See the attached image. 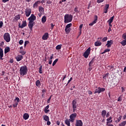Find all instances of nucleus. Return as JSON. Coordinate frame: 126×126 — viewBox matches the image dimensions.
Listing matches in <instances>:
<instances>
[{"mask_svg":"<svg viewBox=\"0 0 126 126\" xmlns=\"http://www.w3.org/2000/svg\"><path fill=\"white\" fill-rule=\"evenodd\" d=\"M28 20L29 21L28 24L29 28H30V31H32L33 30V26L35 25V22H34V21L36 20V16L32 14L30 17L28 18Z\"/></svg>","mask_w":126,"mask_h":126,"instance_id":"1","label":"nucleus"},{"mask_svg":"<svg viewBox=\"0 0 126 126\" xmlns=\"http://www.w3.org/2000/svg\"><path fill=\"white\" fill-rule=\"evenodd\" d=\"M19 71L20 74H21L22 76L26 75L28 71V68L27 67V66H22L20 68Z\"/></svg>","mask_w":126,"mask_h":126,"instance_id":"2","label":"nucleus"},{"mask_svg":"<svg viewBox=\"0 0 126 126\" xmlns=\"http://www.w3.org/2000/svg\"><path fill=\"white\" fill-rule=\"evenodd\" d=\"M72 18H73V16L71 14H65L64 17V23H69L72 21Z\"/></svg>","mask_w":126,"mask_h":126,"instance_id":"3","label":"nucleus"},{"mask_svg":"<svg viewBox=\"0 0 126 126\" xmlns=\"http://www.w3.org/2000/svg\"><path fill=\"white\" fill-rule=\"evenodd\" d=\"M3 39L7 43L10 42V34L8 32H6L3 34Z\"/></svg>","mask_w":126,"mask_h":126,"instance_id":"4","label":"nucleus"},{"mask_svg":"<svg viewBox=\"0 0 126 126\" xmlns=\"http://www.w3.org/2000/svg\"><path fill=\"white\" fill-rule=\"evenodd\" d=\"M72 109H73V112L75 113V111L77 110V101L76 100L74 99L72 102Z\"/></svg>","mask_w":126,"mask_h":126,"instance_id":"5","label":"nucleus"},{"mask_svg":"<svg viewBox=\"0 0 126 126\" xmlns=\"http://www.w3.org/2000/svg\"><path fill=\"white\" fill-rule=\"evenodd\" d=\"M90 52H91V48L89 47L88 49H87L86 51L84 52L83 54V57L85 58V59H87L88 58V56L89 55H90Z\"/></svg>","mask_w":126,"mask_h":126,"instance_id":"6","label":"nucleus"},{"mask_svg":"<svg viewBox=\"0 0 126 126\" xmlns=\"http://www.w3.org/2000/svg\"><path fill=\"white\" fill-rule=\"evenodd\" d=\"M26 16L27 17H29L30 16V14H31V12H32V10L30 8H27L25 11Z\"/></svg>","mask_w":126,"mask_h":126,"instance_id":"7","label":"nucleus"},{"mask_svg":"<svg viewBox=\"0 0 126 126\" xmlns=\"http://www.w3.org/2000/svg\"><path fill=\"white\" fill-rule=\"evenodd\" d=\"M27 26V23L26 22V21H23L22 25H21V24L20 23L19 24V27L21 29H23L24 27H26Z\"/></svg>","mask_w":126,"mask_h":126,"instance_id":"8","label":"nucleus"},{"mask_svg":"<svg viewBox=\"0 0 126 126\" xmlns=\"http://www.w3.org/2000/svg\"><path fill=\"white\" fill-rule=\"evenodd\" d=\"M76 116H77V114L74 113L70 115V121L73 123L74 122V120H75V118H76Z\"/></svg>","mask_w":126,"mask_h":126,"instance_id":"9","label":"nucleus"},{"mask_svg":"<svg viewBox=\"0 0 126 126\" xmlns=\"http://www.w3.org/2000/svg\"><path fill=\"white\" fill-rule=\"evenodd\" d=\"M97 21H98V16L97 15H95L94 21L93 22H92L91 23H90L89 24V26H93L94 25V24H96V23H97Z\"/></svg>","mask_w":126,"mask_h":126,"instance_id":"10","label":"nucleus"},{"mask_svg":"<svg viewBox=\"0 0 126 126\" xmlns=\"http://www.w3.org/2000/svg\"><path fill=\"white\" fill-rule=\"evenodd\" d=\"M113 44H114V41H113V40H108L107 42L106 46H107V48H111Z\"/></svg>","mask_w":126,"mask_h":126,"instance_id":"11","label":"nucleus"},{"mask_svg":"<svg viewBox=\"0 0 126 126\" xmlns=\"http://www.w3.org/2000/svg\"><path fill=\"white\" fill-rule=\"evenodd\" d=\"M110 5L109 4H105L103 9V13H108V10H109V7Z\"/></svg>","mask_w":126,"mask_h":126,"instance_id":"12","label":"nucleus"},{"mask_svg":"<svg viewBox=\"0 0 126 126\" xmlns=\"http://www.w3.org/2000/svg\"><path fill=\"white\" fill-rule=\"evenodd\" d=\"M76 126H83V123L81 120H77L75 124Z\"/></svg>","mask_w":126,"mask_h":126,"instance_id":"13","label":"nucleus"},{"mask_svg":"<svg viewBox=\"0 0 126 126\" xmlns=\"http://www.w3.org/2000/svg\"><path fill=\"white\" fill-rule=\"evenodd\" d=\"M48 38H49V33L46 32L42 36V40H48Z\"/></svg>","mask_w":126,"mask_h":126,"instance_id":"14","label":"nucleus"},{"mask_svg":"<svg viewBox=\"0 0 126 126\" xmlns=\"http://www.w3.org/2000/svg\"><path fill=\"white\" fill-rule=\"evenodd\" d=\"M3 50L2 49L1 47H0V60L2 61L3 59Z\"/></svg>","mask_w":126,"mask_h":126,"instance_id":"15","label":"nucleus"},{"mask_svg":"<svg viewBox=\"0 0 126 126\" xmlns=\"http://www.w3.org/2000/svg\"><path fill=\"white\" fill-rule=\"evenodd\" d=\"M15 59L17 62H20L23 59V56L22 55H18L17 57H15Z\"/></svg>","mask_w":126,"mask_h":126,"instance_id":"16","label":"nucleus"},{"mask_svg":"<svg viewBox=\"0 0 126 126\" xmlns=\"http://www.w3.org/2000/svg\"><path fill=\"white\" fill-rule=\"evenodd\" d=\"M39 4H40V0L36 1L33 4V8H36L38 7V5H39Z\"/></svg>","mask_w":126,"mask_h":126,"instance_id":"17","label":"nucleus"},{"mask_svg":"<svg viewBox=\"0 0 126 126\" xmlns=\"http://www.w3.org/2000/svg\"><path fill=\"white\" fill-rule=\"evenodd\" d=\"M49 108H50V106H49V105H48L46 106L45 107V108H44V112H45V113L46 114H47V113H49V112H50V109H48Z\"/></svg>","mask_w":126,"mask_h":126,"instance_id":"18","label":"nucleus"},{"mask_svg":"<svg viewBox=\"0 0 126 126\" xmlns=\"http://www.w3.org/2000/svg\"><path fill=\"white\" fill-rule=\"evenodd\" d=\"M23 119H25V120H28L29 119V114L28 113H25L23 115Z\"/></svg>","mask_w":126,"mask_h":126,"instance_id":"19","label":"nucleus"},{"mask_svg":"<svg viewBox=\"0 0 126 126\" xmlns=\"http://www.w3.org/2000/svg\"><path fill=\"white\" fill-rule=\"evenodd\" d=\"M101 45H102V42L99 41H97L94 42V46H95V47H99Z\"/></svg>","mask_w":126,"mask_h":126,"instance_id":"20","label":"nucleus"},{"mask_svg":"<svg viewBox=\"0 0 126 126\" xmlns=\"http://www.w3.org/2000/svg\"><path fill=\"white\" fill-rule=\"evenodd\" d=\"M115 16H112L111 17L109 20H108L107 22H108L109 24L110 25L111 24H112V23L113 22V21L114 20V18Z\"/></svg>","mask_w":126,"mask_h":126,"instance_id":"21","label":"nucleus"},{"mask_svg":"<svg viewBox=\"0 0 126 126\" xmlns=\"http://www.w3.org/2000/svg\"><path fill=\"white\" fill-rule=\"evenodd\" d=\"M9 52H10V48L6 47L4 49V54H7Z\"/></svg>","mask_w":126,"mask_h":126,"instance_id":"22","label":"nucleus"},{"mask_svg":"<svg viewBox=\"0 0 126 126\" xmlns=\"http://www.w3.org/2000/svg\"><path fill=\"white\" fill-rule=\"evenodd\" d=\"M106 115H107V111L106 110H102L101 112V116L103 118H105L106 117Z\"/></svg>","mask_w":126,"mask_h":126,"instance_id":"23","label":"nucleus"},{"mask_svg":"<svg viewBox=\"0 0 126 126\" xmlns=\"http://www.w3.org/2000/svg\"><path fill=\"white\" fill-rule=\"evenodd\" d=\"M47 21V17L46 16H44L41 18V22L42 23H45Z\"/></svg>","mask_w":126,"mask_h":126,"instance_id":"24","label":"nucleus"},{"mask_svg":"<svg viewBox=\"0 0 126 126\" xmlns=\"http://www.w3.org/2000/svg\"><path fill=\"white\" fill-rule=\"evenodd\" d=\"M43 120L45 121L46 122H47L48 121H50V118H49V116L47 115H44L43 116Z\"/></svg>","mask_w":126,"mask_h":126,"instance_id":"25","label":"nucleus"},{"mask_svg":"<svg viewBox=\"0 0 126 126\" xmlns=\"http://www.w3.org/2000/svg\"><path fill=\"white\" fill-rule=\"evenodd\" d=\"M95 58H93L92 61L89 63V66H92L94 62H95Z\"/></svg>","mask_w":126,"mask_h":126,"instance_id":"26","label":"nucleus"},{"mask_svg":"<svg viewBox=\"0 0 126 126\" xmlns=\"http://www.w3.org/2000/svg\"><path fill=\"white\" fill-rule=\"evenodd\" d=\"M35 85H36V86H37V87H40V85H41V82L40 81V80H37L35 82Z\"/></svg>","mask_w":126,"mask_h":126,"instance_id":"27","label":"nucleus"},{"mask_svg":"<svg viewBox=\"0 0 126 126\" xmlns=\"http://www.w3.org/2000/svg\"><path fill=\"white\" fill-rule=\"evenodd\" d=\"M71 31V29L70 28H65V32L66 34H68L69 32Z\"/></svg>","mask_w":126,"mask_h":126,"instance_id":"28","label":"nucleus"},{"mask_svg":"<svg viewBox=\"0 0 126 126\" xmlns=\"http://www.w3.org/2000/svg\"><path fill=\"white\" fill-rule=\"evenodd\" d=\"M108 77H109V73H107L106 74L103 75V79L106 80Z\"/></svg>","mask_w":126,"mask_h":126,"instance_id":"29","label":"nucleus"},{"mask_svg":"<svg viewBox=\"0 0 126 126\" xmlns=\"http://www.w3.org/2000/svg\"><path fill=\"white\" fill-rule=\"evenodd\" d=\"M120 44H121L123 47H125L126 45V39L123 40L121 42H120Z\"/></svg>","mask_w":126,"mask_h":126,"instance_id":"30","label":"nucleus"},{"mask_svg":"<svg viewBox=\"0 0 126 126\" xmlns=\"http://www.w3.org/2000/svg\"><path fill=\"white\" fill-rule=\"evenodd\" d=\"M38 10L40 13H42V12H44V8L42 6H39Z\"/></svg>","mask_w":126,"mask_h":126,"instance_id":"31","label":"nucleus"},{"mask_svg":"<svg viewBox=\"0 0 126 126\" xmlns=\"http://www.w3.org/2000/svg\"><path fill=\"white\" fill-rule=\"evenodd\" d=\"M96 93H98V94H100L101 93V92L100 91V89H99V87L95 89V90L94 91V94H96Z\"/></svg>","mask_w":126,"mask_h":126,"instance_id":"32","label":"nucleus"},{"mask_svg":"<svg viewBox=\"0 0 126 126\" xmlns=\"http://www.w3.org/2000/svg\"><path fill=\"white\" fill-rule=\"evenodd\" d=\"M59 61V59H56L53 63H52V66H55V65H56V63H58Z\"/></svg>","mask_w":126,"mask_h":126,"instance_id":"33","label":"nucleus"},{"mask_svg":"<svg viewBox=\"0 0 126 126\" xmlns=\"http://www.w3.org/2000/svg\"><path fill=\"white\" fill-rule=\"evenodd\" d=\"M126 125V121H123L119 125V126H125Z\"/></svg>","mask_w":126,"mask_h":126,"instance_id":"34","label":"nucleus"},{"mask_svg":"<svg viewBox=\"0 0 126 126\" xmlns=\"http://www.w3.org/2000/svg\"><path fill=\"white\" fill-rule=\"evenodd\" d=\"M43 68V66L41 65L39 68V73L40 74L43 73V71H42V69Z\"/></svg>","mask_w":126,"mask_h":126,"instance_id":"35","label":"nucleus"},{"mask_svg":"<svg viewBox=\"0 0 126 126\" xmlns=\"http://www.w3.org/2000/svg\"><path fill=\"white\" fill-rule=\"evenodd\" d=\"M72 26V23H70V24H68L66 26L65 28H70V27H71Z\"/></svg>","mask_w":126,"mask_h":126,"instance_id":"36","label":"nucleus"},{"mask_svg":"<svg viewBox=\"0 0 126 126\" xmlns=\"http://www.w3.org/2000/svg\"><path fill=\"white\" fill-rule=\"evenodd\" d=\"M65 124L67 125V126H69V125H70V122H69V120H66L65 121Z\"/></svg>","mask_w":126,"mask_h":126,"instance_id":"37","label":"nucleus"},{"mask_svg":"<svg viewBox=\"0 0 126 126\" xmlns=\"http://www.w3.org/2000/svg\"><path fill=\"white\" fill-rule=\"evenodd\" d=\"M121 120H122V116L119 115V117L118 118H117V121H116V123H119V122L121 121Z\"/></svg>","mask_w":126,"mask_h":126,"instance_id":"38","label":"nucleus"},{"mask_svg":"<svg viewBox=\"0 0 126 126\" xmlns=\"http://www.w3.org/2000/svg\"><path fill=\"white\" fill-rule=\"evenodd\" d=\"M113 122V120H111L110 122H106V126H114L113 124H109V123H112Z\"/></svg>","mask_w":126,"mask_h":126,"instance_id":"39","label":"nucleus"},{"mask_svg":"<svg viewBox=\"0 0 126 126\" xmlns=\"http://www.w3.org/2000/svg\"><path fill=\"white\" fill-rule=\"evenodd\" d=\"M111 50L109 48H107L105 49L103 52H102V54H105V53H108V52H110Z\"/></svg>","mask_w":126,"mask_h":126,"instance_id":"40","label":"nucleus"},{"mask_svg":"<svg viewBox=\"0 0 126 126\" xmlns=\"http://www.w3.org/2000/svg\"><path fill=\"white\" fill-rule=\"evenodd\" d=\"M98 89H100V93L105 92V90H106V89L100 87H98Z\"/></svg>","mask_w":126,"mask_h":126,"instance_id":"41","label":"nucleus"},{"mask_svg":"<svg viewBox=\"0 0 126 126\" xmlns=\"http://www.w3.org/2000/svg\"><path fill=\"white\" fill-rule=\"evenodd\" d=\"M15 20H19L20 19V15H17L15 17Z\"/></svg>","mask_w":126,"mask_h":126,"instance_id":"42","label":"nucleus"},{"mask_svg":"<svg viewBox=\"0 0 126 126\" xmlns=\"http://www.w3.org/2000/svg\"><path fill=\"white\" fill-rule=\"evenodd\" d=\"M56 50H61L62 49V45H58L56 47Z\"/></svg>","mask_w":126,"mask_h":126,"instance_id":"43","label":"nucleus"},{"mask_svg":"<svg viewBox=\"0 0 126 126\" xmlns=\"http://www.w3.org/2000/svg\"><path fill=\"white\" fill-rule=\"evenodd\" d=\"M46 90L45 89H43L42 90V96L43 97L45 94H46Z\"/></svg>","mask_w":126,"mask_h":126,"instance_id":"44","label":"nucleus"},{"mask_svg":"<svg viewBox=\"0 0 126 126\" xmlns=\"http://www.w3.org/2000/svg\"><path fill=\"white\" fill-rule=\"evenodd\" d=\"M52 97H53V95H51L50 97L48 99L47 101V104H49L50 101H51V99H52Z\"/></svg>","mask_w":126,"mask_h":126,"instance_id":"45","label":"nucleus"},{"mask_svg":"<svg viewBox=\"0 0 126 126\" xmlns=\"http://www.w3.org/2000/svg\"><path fill=\"white\" fill-rule=\"evenodd\" d=\"M20 54H21L23 56H24L26 54V52L23 50H20Z\"/></svg>","mask_w":126,"mask_h":126,"instance_id":"46","label":"nucleus"},{"mask_svg":"<svg viewBox=\"0 0 126 126\" xmlns=\"http://www.w3.org/2000/svg\"><path fill=\"white\" fill-rule=\"evenodd\" d=\"M74 10L75 12H76L77 13H78V12H79V11H78V7H77V6L74 8Z\"/></svg>","mask_w":126,"mask_h":126,"instance_id":"47","label":"nucleus"},{"mask_svg":"<svg viewBox=\"0 0 126 126\" xmlns=\"http://www.w3.org/2000/svg\"><path fill=\"white\" fill-rule=\"evenodd\" d=\"M108 40V37H104L103 39H102V42H106Z\"/></svg>","mask_w":126,"mask_h":126,"instance_id":"48","label":"nucleus"},{"mask_svg":"<svg viewBox=\"0 0 126 126\" xmlns=\"http://www.w3.org/2000/svg\"><path fill=\"white\" fill-rule=\"evenodd\" d=\"M15 101H17V103H19V102H20V99H19V97H16L15 99Z\"/></svg>","mask_w":126,"mask_h":126,"instance_id":"49","label":"nucleus"},{"mask_svg":"<svg viewBox=\"0 0 126 126\" xmlns=\"http://www.w3.org/2000/svg\"><path fill=\"white\" fill-rule=\"evenodd\" d=\"M3 26V22L2 21L0 22V29L2 28Z\"/></svg>","mask_w":126,"mask_h":126,"instance_id":"50","label":"nucleus"},{"mask_svg":"<svg viewBox=\"0 0 126 126\" xmlns=\"http://www.w3.org/2000/svg\"><path fill=\"white\" fill-rule=\"evenodd\" d=\"M28 44H29V42L27 40L25 41V44H24V47H26V46H27V45H28Z\"/></svg>","mask_w":126,"mask_h":126,"instance_id":"51","label":"nucleus"},{"mask_svg":"<svg viewBox=\"0 0 126 126\" xmlns=\"http://www.w3.org/2000/svg\"><path fill=\"white\" fill-rule=\"evenodd\" d=\"M122 38H123L124 40H126V33L123 34Z\"/></svg>","mask_w":126,"mask_h":126,"instance_id":"52","label":"nucleus"},{"mask_svg":"<svg viewBox=\"0 0 126 126\" xmlns=\"http://www.w3.org/2000/svg\"><path fill=\"white\" fill-rule=\"evenodd\" d=\"M23 43H24V41H23V40H20L19 41V44L20 45H22V44H23Z\"/></svg>","mask_w":126,"mask_h":126,"instance_id":"53","label":"nucleus"},{"mask_svg":"<svg viewBox=\"0 0 126 126\" xmlns=\"http://www.w3.org/2000/svg\"><path fill=\"white\" fill-rule=\"evenodd\" d=\"M121 89H122V93H124V92H125V91H126V88H124V87H122Z\"/></svg>","mask_w":126,"mask_h":126,"instance_id":"54","label":"nucleus"},{"mask_svg":"<svg viewBox=\"0 0 126 126\" xmlns=\"http://www.w3.org/2000/svg\"><path fill=\"white\" fill-rule=\"evenodd\" d=\"M17 105H18V102H15V104L13 105V107L14 108H16V107H17Z\"/></svg>","mask_w":126,"mask_h":126,"instance_id":"55","label":"nucleus"},{"mask_svg":"<svg viewBox=\"0 0 126 126\" xmlns=\"http://www.w3.org/2000/svg\"><path fill=\"white\" fill-rule=\"evenodd\" d=\"M111 120H113V117H110L109 118H108L106 121L107 122H110V121H111Z\"/></svg>","mask_w":126,"mask_h":126,"instance_id":"56","label":"nucleus"},{"mask_svg":"<svg viewBox=\"0 0 126 126\" xmlns=\"http://www.w3.org/2000/svg\"><path fill=\"white\" fill-rule=\"evenodd\" d=\"M45 59H44V62H47V60L48 59H49V57H47V54H45Z\"/></svg>","mask_w":126,"mask_h":126,"instance_id":"57","label":"nucleus"},{"mask_svg":"<svg viewBox=\"0 0 126 126\" xmlns=\"http://www.w3.org/2000/svg\"><path fill=\"white\" fill-rule=\"evenodd\" d=\"M82 27H83V24H81L79 26V30L80 31H81L82 29Z\"/></svg>","mask_w":126,"mask_h":126,"instance_id":"58","label":"nucleus"},{"mask_svg":"<svg viewBox=\"0 0 126 126\" xmlns=\"http://www.w3.org/2000/svg\"><path fill=\"white\" fill-rule=\"evenodd\" d=\"M104 0H97V3H101V2H103Z\"/></svg>","mask_w":126,"mask_h":126,"instance_id":"59","label":"nucleus"},{"mask_svg":"<svg viewBox=\"0 0 126 126\" xmlns=\"http://www.w3.org/2000/svg\"><path fill=\"white\" fill-rule=\"evenodd\" d=\"M46 3L47 4H51V3H52V1L49 0L46 2Z\"/></svg>","mask_w":126,"mask_h":126,"instance_id":"60","label":"nucleus"},{"mask_svg":"<svg viewBox=\"0 0 126 126\" xmlns=\"http://www.w3.org/2000/svg\"><path fill=\"white\" fill-rule=\"evenodd\" d=\"M51 29L53 30V29H54V27L55 26V25H54V24H53V23H51Z\"/></svg>","mask_w":126,"mask_h":126,"instance_id":"61","label":"nucleus"},{"mask_svg":"<svg viewBox=\"0 0 126 126\" xmlns=\"http://www.w3.org/2000/svg\"><path fill=\"white\" fill-rule=\"evenodd\" d=\"M9 1V0H2V2L5 3V2H7V1Z\"/></svg>","mask_w":126,"mask_h":126,"instance_id":"62","label":"nucleus"},{"mask_svg":"<svg viewBox=\"0 0 126 126\" xmlns=\"http://www.w3.org/2000/svg\"><path fill=\"white\" fill-rule=\"evenodd\" d=\"M118 102H122V98H121V97H119L118 98Z\"/></svg>","mask_w":126,"mask_h":126,"instance_id":"63","label":"nucleus"},{"mask_svg":"<svg viewBox=\"0 0 126 126\" xmlns=\"http://www.w3.org/2000/svg\"><path fill=\"white\" fill-rule=\"evenodd\" d=\"M47 126H50L51 125V122H50L49 121H47Z\"/></svg>","mask_w":126,"mask_h":126,"instance_id":"64","label":"nucleus"}]
</instances>
